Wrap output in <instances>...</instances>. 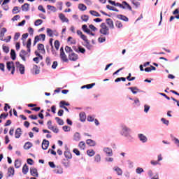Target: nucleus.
Here are the masks:
<instances>
[{"label":"nucleus","instance_id":"obj_21","mask_svg":"<svg viewBox=\"0 0 179 179\" xmlns=\"http://www.w3.org/2000/svg\"><path fill=\"white\" fill-rule=\"evenodd\" d=\"M54 173H55V174H62V173H64V170L61 166H57L54 169Z\"/></svg>","mask_w":179,"mask_h":179},{"label":"nucleus","instance_id":"obj_42","mask_svg":"<svg viewBox=\"0 0 179 179\" xmlns=\"http://www.w3.org/2000/svg\"><path fill=\"white\" fill-rule=\"evenodd\" d=\"M115 26L117 27V29H122V22L117 20L115 22Z\"/></svg>","mask_w":179,"mask_h":179},{"label":"nucleus","instance_id":"obj_30","mask_svg":"<svg viewBox=\"0 0 179 179\" xmlns=\"http://www.w3.org/2000/svg\"><path fill=\"white\" fill-rule=\"evenodd\" d=\"M22 166V161L20 159H15V169H19Z\"/></svg>","mask_w":179,"mask_h":179},{"label":"nucleus","instance_id":"obj_31","mask_svg":"<svg viewBox=\"0 0 179 179\" xmlns=\"http://www.w3.org/2000/svg\"><path fill=\"white\" fill-rule=\"evenodd\" d=\"M78 147L80 148V149H81V150H85L86 148V143L84 141H81L79 143Z\"/></svg>","mask_w":179,"mask_h":179},{"label":"nucleus","instance_id":"obj_51","mask_svg":"<svg viewBox=\"0 0 179 179\" xmlns=\"http://www.w3.org/2000/svg\"><path fill=\"white\" fill-rule=\"evenodd\" d=\"M43 24V20H36L34 22V25L35 26H40V24Z\"/></svg>","mask_w":179,"mask_h":179},{"label":"nucleus","instance_id":"obj_58","mask_svg":"<svg viewBox=\"0 0 179 179\" xmlns=\"http://www.w3.org/2000/svg\"><path fill=\"white\" fill-rule=\"evenodd\" d=\"M13 13H14V15H16V13H19V7L15 6L13 9Z\"/></svg>","mask_w":179,"mask_h":179},{"label":"nucleus","instance_id":"obj_8","mask_svg":"<svg viewBox=\"0 0 179 179\" xmlns=\"http://www.w3.org/2000/svg\"><path fill=\"white\" fill-rule=\"evenodd\" d=\"M48 146H50V141L44 139L42 142V149H43V150H47Z\"/></svg>","mask_w":179,"mask_h":179},{"label":"nucleus","instance_id":"obj_22","mask_svg":"<svg viewBox=\"0 0 179 179\" xmlns=\"http://www.w3.org/2000/svg\"><path fill=\"white\" fill-rule=\"evenodd\" d=\"M113 170L116 171L117 176H122V169H120V167L115 166L113 168Z\"/></svg>","mask_w":179,"mask_h":179},{"label":"nucleus","instance_id":"obj_4","mask_svg":"<svg viewBox=\"0 0 179 179\" xmlns=\"http://www.w3.org/2000/svg\"><path fill=\"white\" fill-rule=\"evenodd\" d=\"M15 66L17 68V71H19L21 75H24V66L20 64V62H15Z\"/></svg>","mask_w":179,"mask_h":179},{"label":"nucleus","instance_id":"obj_27","mask_svg":"<svg viewBox=\"0 0 179 179\" xmlns=\"http://www.w3.org/2000/svg\"><path fill=\"white\" fill-rule=\"evenodd\" d=\"M90 15H92V16H95L96 17H100V16H101V15H100V13H99V12L96 10H90Z\"/></svg>","mask_w":179,"mask_h":179},{"label":"nucleus","instance_id":"obj_14","mask_svg":"<svg viewBox=\"0 0 179 179\" xmlns=\"http://www.w3.org/2000/svg\"><path fill=\"white\" fill-rule=\"evenodd\" d=\"M59 17L63 23H65V22L68 23V22H69V20H68V18H66V17H65V15H64L62 13L59 14Z\"/></svg>","mask_w":179,"mask_h":179},{"label":"nucleus","instance_id":"obj_57","mask_svg":"<svg viewBox=\"0 0 179 179\" xmlns=\"http://www.w3.org/2000/svg\"><path fill=\"white\" fill-rule=\"evenodd\" d=\"M19 37H20V33L19 32L15 33L14 36L15 41H17V40H19Z\"/></svg>","mask_w":179,"mask_h":179},{"label":"nucleus","instance_id":"obj_26","mask_svg":"<svg viewBox=\"0 0 179 179\" xmlns=\"http://www.w3.org/2000/svg\"><path fill=\"white\" fill-rule=\"evenodd\" d=\"M78 9L80 10H82V12H85V10L87 9V7L86 6V5L83 3H80L78 4Z\"/></svg>","mask_w":179,"mask_h":179},{"label":"nucleus","instance_id":"obj_2","mask_svg":"<svg viewBox=\"0 0 179 179\" xmlns=\"http://www.w3.org/2000/svg\"><path fill=\"white\" fill-rule=\"evenodd\" d=\"M6 68L8 71H11V75H15V63L13 62H7Z\"/></svg>","mask_w":179,"mask_h":179},{"label":"nucleus","instance_id":"obj_43","mask_svg":"<svg viewBox=\"0 0 179 179\" xmlns=\"http://www.w3.org/2000/svg\"><path fill=\"white\" fill-rule=\"evenodd\" d=\"M95 85V83L88 84L87 85L83 86L82 89H85V87H86V89H92V87H93V86H94Z\"/></svg>","mask_w":179,"mask_h":179},{"label":"nucleus","instance_id":"obj_13","mask_svg":"<svg viewBox=\"0 0 179 179\" xmlns=\"http://www.w3.org/2000/svg\"><path fill=\"white\" fill-rule=\"evenodd\" d=\"M26 55H27V52L24 50H22L20 52V57L22 59V61L26 62Z\"/></svg>","mask_w":179,"mask_h":179},{"label":"nucleus","instance_id":"obj_11","mask_svg":"<svg viewBox=\"0 0 179 179\" xmlns=\"http://www.w3.org/2000/svg\"><path fill=\"white\" fill-rule=\"evenodd\" d=\"M80 38H82V40H83V41H85V43L86 44L85 46L87 47V48L90 46V42L87 39V36H86L85 34H83L80 36Z\"/></svg>","mask_w":179,"mask_h":179},{"label":"nucleus","instance_id":"obj_29","mask_svg":"<svg viewBox=\"0 0 179 179\" xmlns=\"http://www.w3.org/2000/svg\"><path fill=\"white\" fill-rule=\"evenodd\" d=\"M31 47V38H29L27 43V52H30Z\"/></svg>","mask_w":179,"mask_h":179},{"label":"nucleus","instance_id":"obj_3","mask_svg":"<svg viewBox=\"0 0 179 179\" xmlns=\"http://www.w3.org/2000/svg\"><path fill=\"white\" fill-rule=\"evenodd\" d=\"M45 41V34H41L40 35L36 36L34 41V45H36L38 41Z\"/></svg>","mask_w":179,"mask_h":179},{"label":"nucleus","instance_id":"obj_45","mask_svg":"<svg viewBox=\"0 0 179 179\" xmlns=\"http://www.w3.org/2000/svg\"><path fill=\"white\" fill-rule=\"evenodd\" d=\"M87 154L88 155V156L92 157L94 155H95L96 152L93 150H87Z\"/></svg>","mask_w":179,"mask_h":179},{"label":"nucleus","instance_id":"obj_28","mask_svg":"<svg viewBox=\"0 0 179 179\" xmlns=\"http://www.w3.org/2000/svg\"><path fill=\"white\" fill-rule=\"evenodd\" d=\"M33 146V143L31 142H27L24 145V149H26V150H29L31 147Z\"/></svg>","mask_w":179,"mask_h":179},{"label":"nucleus","instance_id":"obj_17","mask_svg":"<svg viewBox=\"0 0 179 179\" xmlns=\"http://www.w3.org/2000/svg\"><path fill=\"white\" fill-rule=\"evenodd\" d=\"M103 151L105 152V153H106V155H108V156L111 157L113 156V150L110 148H105L103 149Z\"/></svg>","mask_w":179,"mask_h":179},{"label":"nucleus","instance_id":"obj_61","mask_svg":"<svg viewBox=\"0 0 179 179\" xmlns=\"http://www.w3.org/2000/svg\"><path fill=\"white\" fill-rule=\"evenodd\" d=\"M45 62L48 66H50L51 65V59L49 57H46Z\"/></svg>","mask_w":179,"mask_h":179},{"label":"nucleus","instance_id":"obj_12","mask_svg":"<svg viewBox=\"0 0 179 179\" xmlns=\"http://www.w3.org/2000/svg\"><path fill=\"white\" fill-rule=\"evenodd\" d=\"M38 51H39L41 54H45V49L44 48V45L43 43L38 44Z\"/></svg>","mask_w":179,"mask_h":179},{"label":"nucleus","instance_id":"obj_53","mask_svg":"<svg viewBox=\"0 0 179 179\" xmlns=\"http://www.w3.org/2000/svg\"><path fill=\"white\" fill-rule=\"evenodd\" d=\"M121 80H122V82H125V80H127V78L122 77V78H117L115 80V83H118V82H121Z\"/></svg>","mask_w":179,"mask_h":179},{"label":"nucleus","instance_id":"obj_40","mask_svg":"<svg viewBox=\"0 0 179 179\" xmlns=\"http://www.w3.org/2000/svg\"><path fill=\"white\" fill-rule=\"evenodd\" d=\"M34 71H35L36 75H38V73H40V68H38V66L34 65Z\"/></svg>","mask_w":179,"mask_h":179},{"label":"nucleus","instance_id":"obj_20","mask_svg":"<svg viewBox=\"0 0 179 179\" xmlns=\"http://www.w3.org/2000/svg\"><path fill=\"white\" fill-rule=\"evenodd\" d=\"M79 115L80 121H81V122H85L86 121V113H85V112H82Z\"/></svg>","mask_w":179,"mask_h":179},{"label":"nucleus","instance_id":"obj_19","mask_svg":"<svg viewBox=\"0 0 179 179\" xmlns=\"http://www.w3.org/2000/svg\"><path fill=\"white\" fill-rule=\"evenodd\" d=\"M138 138L143 143L148 142V138L143 134H138Z\"/></svg>","mask_w":179,"mask_h":179},{"label":"nucleus","instance_id":"obj_39","mask_svg":"<svg viewBox=\"0 0 179 179\" xmlns=\"http://www.w3.org/2000/svg\"><path fill=\"white\" fill-rule=\"evenodd\" d=\"M55 120L57 121V124L59 125H64V120L58 117H56Z\"/></svg>","mask_w":179,"mask_h":179},{"label":"nucleus","instance_id":"obj_46","mask_svg":"<svg viewBox=\"0 0 179 179\" xmlns=\"http://www.w3.org/2000/svg\"><path fill=\"white\" fill-rule=\"evenodd\" d=\"M50 130L52 131V132H54L55 134H58V132H59V129L57 127V126H53L52 128L50 129Z\"/></svg>","mask_w":179,"mask_h":179},{"label":"nucleus","instance_id":"obj_44","mask_svg":"<svg viewBox=\"0 0 179 179\" xmlns=\"http://www.w3.org/2000/svg\"><path fill=\"white\" fill-rule=\"evenodd\" d=\"M65 106H70L69 103L65 101H60V108L65 107Z\"/></svg>","mask_w":179,"mask_h":179},{"label":"nucleus","instance_id":"obj_41","mask_svg":"<svg viewBox=\"0 0 179 179\" xmlns=\"http://www.w3.org/2000/svg\"><path fill=\"white\" fill-rule=\"evenodd\" d=\"M47 34L49 37H52L53 34H54V31H52L51 29L48 28L47 29Z\"/></svg>","mask_w":179,"mask_h":179},{"label":"nucleus","instance_id":"obj_5","mask_svg":"<svg viewBox=\"0 0 179 179\" xmlns=\"http://www.w3.org/2000/svg\"><path fill=\"white\" fill-rule=\"evenodd\" d=\"M60 58L63 62H68V57H66V55H65L64 48L62 47L60 48Z\"/></svg>","mask_w":179,"mask_h":179},{"label":"nucleus","instance_id":"obj_56","mask_svg":"<svg viewBox=\"0 0 179 179\" xmlns=\"http://www.w3.org/2000/svg\"><path fill=\"white\" fill-rule=\"evenodd\" d=\"M38 9L41 12H43V13H45V8L43 6V5L38 6Z\"/></svg>","mask_w":179,"mask_h":179},{"label":"nucleus","instance_id":"obj_36","mask_svg":"<svg viewBox=\"0 0 179 179\" xmlns=\"http://www.w3.org/2000/svg\"><path fill=\"white\" fill-rule=\"evenodd\" d=\"M47 8L48 10H51V12H57V8H55V6L48 5Z\"/></svg>","mask_w":179,"mask_h":179},{"label":"nucleus","instance_id":"obj_33","mask_svg":"<svg viewBox=\"0 0 179 179\" xmlns=\"http://www.w3.org/2000/svg\"><path fill=\"white\" fill-rule=\"evenodd\" d=\"M145 72H152V71H156V67L153 66H150V67H147L144 69Z\"/></svg>","mask_w":179,"mask_h":179},{"label":"nucleus","instance_id":"obj_18","mask_svg":"<svg viewBox=\"0 0 179 179\" xmlns=\"http://www.w3.org/2000/svg\"><path fill=\"white\" fill-rule=\"evenodd\" d=\"M129 89L131 90L133 94H136V93L141 92V90L138 89L136 87H131Z\"/></svg>","mask_w":179,"mask_h":179},{"label":"nucleus","instance_id":"obj_49","mask_svg":"<svg viewBox=\"0 0 179 179\" xmlns=\"http://www.w3.org/2000/svg\"><path fill=\"white\" fill-rule=\"evenodd\" d=\"M122 5L124 6H126L127 8V9H129V10H132V7H131V6L129 4H128V3H127V1H122Z\"/></svg>","mask_w":179,"mask_h":179},{"label":"nucleus","instance_id":"obj_1","mask_svg":"<svg viewBox=\"0 0 179 179\" xmlns=\"http://www.w3.org/2000/svg\"><path fill=\"white\" fill-rule=\"evenodd\" d=\"M100 27L99 33H101V34H103V36H108V34H110V29L107 27V24H106L105 22H102L100 24Z\"/></svg>","mask_w":179,"mask_h":179},{"label":"nucleus","instance_id":"obj_47","mask_svg":"<svg viewBox=\"0 0 179 179\" xmlns=\"http://www.w3.org/2000/svg\"><path fill=\"white\" fill-rule=\"evenodd\" d=\"M162 160H163V158L159 157L157 161H151V164L156 166V164H159V162Z\"/></svg>","mask_w":179,"mask_h":179},{"label":"nucleus","instance_id":"obj_15","mask_svg":"<svg viewBox=\"0 0 179 179\" xmlns=\"http://www.w3.org/2000/svg\"><path fill=\"white\" fill-rule=\"evenodd\" d=\"M15 136L17 139H19L20 136H22V129L20 127H18L15 132Z\"/></svg>","mask_w":179,"mask_h":179},{"label":"nucleus","instance_id":"obj_10","mask_svg":"<svg viewBox=\"0 0 179 179\" xmlns=\"http://www.w3.org/2000/svg\"><path fill=\"white\" fill-rule=\"evenodd\" d=\"M30 173H31V176H32V177H36V178L38 177V171H37V169L31 168Z\"/></svg>","mask_w":179,"mask_h":179},{"label":"nucleus","instance_id":"obj_60","mask_svg":"<svg viewBox=\"0 0 179 179\" xmlns=\"http://www.w3.org/2000/svg\"><path fill=\"white\" fill-rule=\"evenodd\" d=\"M3 51H4L6 54H8V52H9V48L5 45H3Z\"/></svg>","mask_w":179,"mask_h":179},{"label":"nucleus","instance_id":"obj_52","mask_svg":"<svg viewBox=\"0 0 179 179\" xmlns=\"http://www.w3.org/2000/svg\"><path fill=\"white\" fill-rule=\"evenodd\" d=\"M123 134H127V132H129V128L127 127V126H122Z\"/></svg>","mask_w":179,"mask_h":179},{"label":"nucleus","instance_id":"obj_32","mask_svg":"<svg viewBox=\"0 0 179 179\" xmlns=\"http://www.w3.org/2000/svg\"><path fill=\"white\" fill-rule=\"evenodd\" d=\"M22 173L23 174L26 175L27 173H29V166H27V164H24L22 167Z\"/></svg>","mask_w":179,"mask_h":179},{"label":"nucleus","instance_id":"obj_50","mask_svg":"<svg viewBox=\"0 0 179 179\" xmlns=\"http://www.w3.org/2000/svg\"><path fill=\"white\" fill-rule=\"evenodd\" d=\"M65 51L66 52H69V53H73V50H72V48L69 46H66L65 47Z\"/></svg>","mask_w":179,"mask_h":179},{"label":"nucleus","instance_id":"obj_9","mask_svg":"<svg viewBox=\"0 0 179 179\" xmlns=\"http://www.w3.org/2000/svg\"><path fill=\"white\" fill-rule=\"evenodd\" d=\"M8 177H13L15 176V168L13 166L9 167L8 169Z\"/></svg>","mask_w":179,"mask_h":179},{"label":"nucleus","instance_id":"obj_16","mask_svg":"<svg viewBox=\"0 0 179 179\" xmlns=\"http://www.w3.org/2000/svg\"><path fill=\"white\" fill-rule=\"evenodd\" d=\"M21 8L23 12H29V10L30 9V5L27 3H25L21 6Z\"/></svg>","mask_w":179,"mask_h":179},{"label":"nucleus","instance_id":"obj_55","mask_svg":"<svg viewBox=\"0 0 179 179\" xmlns=\"http://www.w3.org/2000/svg\"><path fill=\"white\" fill-rule=\"evenodd\" d=\"M78 52H81V54H85V52H86V49L82 48L81 46H79Z\"/></svg>","mask_w":179,"mask_h":179},{"label":"nucleus","instance_id":"obj_54","mask_svg":"<svg viewBox=\"0 0 179 179\" xmlns=\"http://www.w3.org/2000/svg\"><path fill=\"white\" fill-rule=\"evenodd\" d=\"M48 129H52L54 126H52V122L51 120L48 121L47 122Z\"/></svg>","mask_w":179,"mask_h":179},{"label":"nucleus","instance_id":"obj_35","mask_svg":"<svg viewBox=\"0 0 179 179\" xmlns=\"http://www.w3.org/2000/svg\"><path fill=\"white\" fill-rule=\"evenodd\" d=\"M59 45H61V44L59 43V41L56 40L54 43V46L57 51H58V50H59Z\"/></svg>","mask_w":179,"mask_h":179},{"label":"nucleus","instance_id":"obj_37","mask_svg":"<svg viewBox=\"0 0 179 179\" xmlns=\"http://www.w3.org/2000/svg\"><path fill=\"white\" fill-rule=\"evenodd\" d=\"M107 9H108L109 10H113V12H119L118 9L115 8L113 6H111L110 5H107L106 6Z\"/></svg>","mask_w":179,"mask_h":179},{"label":"nucleus","instance_id":"obj_59","mask_svg":"<svg viewBox=\"0 0 179 179\" xmlns=\"http://www.w3.org/2000/svg\"><path fill=\"white\" fill-rule=\"evenodd\" d=\"M62 128L64 132H69V131H71V127L64 126Z\"/></svg>","mask_w":179,"mask_h":179},{"label":"nucleus","instance_id":"obj_38","mask_svg":"<svg viewBox=\"0 0 179 179\" xmlns=\"http://www.w3.org/2000/svg\"><path fill=\"white\" fill-rule=\"evenodd\" d=\"M74 140H76L77 142H78V141H80V134H79L78 132L75 133Z\"/></svg>","mask_w":179,"mask_h":179},{"label":"nucleus","instance_id":"obj_7","mask_svg":"<svg viewBox=\"0 0 179 179\" xmlns=\"http://www.w3.org/2000/svg\"><path fill=\"white\" fill-rule=\"evenodd\" d=\"M106 24L108 25V28L110 29H114V22L111 18H107L106 20Z\"/></svg>","mask_w":179,"mask_h":179},{"label":"nucleus","instance_id":"obj_63","mask_svg":"<svg viewBox=\"0 0 179 179\" xmlns=\"http://www.w3.org/2000/svg\"><path fill=\"white\" fill-rule=\"evenodd\" d=\"M136 172L137 174H141V173H143V169L138 167L136 169Z\"/></svg>","mask_w":179,"mask_h":179},{"label":"nucleus","instance_id":"obj_23","mask_svg":"<svg viewBox=\"0 0 179 179\" xmlns=\"http://www.w3.org/2000/svg\"><path fill=\"white\" fill-rule=\"evenodd\" d=\"M86 143L88 145V146H96V141L92 139H87L86 141Z\"/></svg>","mask_w":179,"mask_h":179},{"label":"nucleus","instance_id":"obj_25","mask_svg":"<svg viewBox=\"0 0 179 179\" xmlns=\"http://www.w3.org/2000/svg\"><path fill=\"white\" fill-rule=\"evenodd\" d=\"M117 19L123 20V22H128V20H129V19H128L127 16L123 15H117Z\"/></svg>","mask_w":179,"mask_h":179},{"label":"nucleus","instance_id":"obj_64","mask_svg":"<svg viewBox=\"0 0 179 179\" xmlns=\"http://www.w3.org/2000/svg\"><path fill=\"white\" fill-rule=\"evenodd\" d=\"M161 121H162V122H163V124H165V125H169V120H166L165 118L162 117L161 119Z\"/></svg>","mask_w":179,"mask_h":179},{"label":"nucleus","instance_id":"obj_34","mask_svg":"<svg viewBox=\"0 0 179 179\" xmlns=\"http://www.w3.org/2000/svg\"><path fill=\"white\" fill-rule=\"evenodd\" d=\"M10 57L13 61H15L16 59V52H15V50L12 49L10 51Z\"/></svg>","mask_w":179,"mask_h":179},{"label":"nucleus","instance_id":"obj_62","mask_svg":"<svg viewBox=\"0 0 179 179\" xmlns=\"http://www.w3.org/2000/svg\"><path fill=\"white\" fill-rule=\"evenodd\" d=\"M64 156L65 157H72V154L69 151H65Z\"/></svg>","mask_w":179,"mask_h":179},{"label":"nucleus","instance_id":"obj_48","mask_svg":"<svg viewBox=\"0 0 179 179\" xmlns=\"http://www.w3.org/2000/svg\"><path fill=\"white\" fill-rule=\"evenodd\" d=\"M81 20H83V22H87V20H89V15H82Z\"/></svg>","mask_w":179,"mask_h":179},{"label":"nucleus","instance_id":"obj_6","mask_svg":"<svg viewBox=\"0 0 179 179\" xmlns=\"http://www.w3.org/2000/svg\"><path fill=\"white\" fill-rule=\"evenodd\" d=\"M69 59L70 61H78V59H79V56L73 52L69 55Z\"/></svg>","mask_w":179,"mask_h":179},{"label":"nucleus","instance_id":"obj_24","mask_svg":"<svg viewBox=\"0 0 179 179\" xmlns=\"http://www.w3.org/2000/svg\"><path fill=\"white\" fill-rule=\"evenodd\" d=\"M67 42L70 43L71 45L76 44V39L73 38L72 36H69L67 38Z\"/></svg>","mask_w":179,"mask_h":179}]
</instances>
